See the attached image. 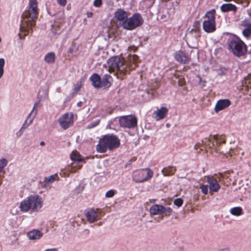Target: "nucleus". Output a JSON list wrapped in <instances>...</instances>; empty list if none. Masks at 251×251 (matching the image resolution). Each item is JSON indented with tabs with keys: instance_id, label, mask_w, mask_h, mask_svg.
<instances>
[{
	"instance_id": "obj_20",
	"label": "nucleus",
	"mask_w": 251,
	"mask_h": 251,
	"mask_svg": "<svg viewBox=\"0 0 251 251\" xmlns=\"http://www.w3.org/2000/svg\"><path fill=\"white\" fill-rule=\"evenodd\" d=\"M168 112L167 108L162 107L160 109L157 110L154 113V118L156 121H159L163 119Z\"/></svg>"
},
{
	"instance_id": "obj_19",
	"label": "nucleus",
	"mask_w": 251,
	"mask_h": 251,
	"mask_svg": "<svg viewBox=\"0 0 251 251\" xmlns=\"http://www.w3.org/2000/svg\"><path fill=\"white\" fill-rule=\"evenodd\" d=\"M59 179V176L57 174H54L48 177H46L45 180L43 182L42 187L47 188L49 187L51 184L56 180Z\"/></svg>"
},
{
	"instance_id": "obj_24",
	"label": "nucleus",
	"mask_w": 251,
	"mask_h": 251,
	"mask_svg": "<svg viewBox=\"0 0 251 251\" xmlns=\"http://www.w3.org/2000/svg\"><path fill=\"white\" fill-rule=\"evenodd\" d=\"M240 150L238 149H229V150H225L224 151H222V154L223 155H225L226 157L228 156L231 157L232 156H238L240 155Z\"/></svg>"
},
{
	"instance_id": "obj_32",
	"label": "nucleus",
	"mask_w": 251,
	"mask_h": 251,
	"mask_svg": "<svg viewBox=\"0 0 251 251\" xmlns=\"http://www.w3.org/2000/svg\"><path fill=\"white\" fill-rule=\"evenodd\" d=\"M7 161L5 158L0 160V173L3 171L4 167L7 165Z\"/></svg>"
},
{
	"instance_id": "obj_2",
	"label": "nucleus",
	"mask_w": 251,
	"mask_h": 251,
	"mask_svg": "<svg viewBox=\"0 0 251 251\" xmlns=\"http://www.w3.org/2000/svg\"><path fill=\"white\" fill-rule=\"evenodd\" d=\"M38 13V2L37 0H29L28 9L25 11L22 14L18 36L23 39L32 30L34 25V20Z\"/></svg>"
},
{
	"instance_id": "obj_13",
	"label": "nucleus",
	"mask_w": 251,
	"mask_h": 251,
	"mask_svg": "<svg viewBox=\"0 0 251 251\" xmlns=\"http://www.w3.org/2000/svg\"><path fill=\"white\" fill-rule=\"evenodd\" d=\"M129 13L123 9H118L114 13V17L117 21L124 28L125 27V23L129 16Z\"/></svg>"
},
{
	"instance_id": "obj_25",
	"label": "nucleus",
	"mask_w": 251,
	"mask_h": 251,
	"mask_svg": "<svg viewBox=\"0 0 251 251\" xmlns=\"http://www.w3.org/2000/svg\"><path fill=\"white\" fill-rule=\"evenodd\" d=\"M92 84L95 88L101 87V81L100 76L95 74H93L90 77Z\"/></svg>"
},
{
	"instance_id": "obj_54",
	"label": "nucleus",
	"mask_w": 251,
	"mask_h": 251,
	"mask_svg": "<svg viewBox=\"0 0 251 251\" xmlns=\"http://www.w3.org/2000/svg\"><path fill=\"white\" fill-rule=\"evenodd\" d=\"M155 201H156L155 199H152V200H151V202H153V203H154Z\"/></svg>"
},
{
	"instance_id": "obj_27",
	"label": "nucleus",
	"mask_w": 251,
	"mask_h": 251,
	"mask_svg": "<svg viewBox=\"0 0 251 251\" xmlns=\"http://www.w3.org/2000/svg\"><path fill=\"white\" fill-rule=\"evenodd\" d=\"M55 54L53 52L47 53L44 57L45 61L48 64H53L55 62Z\"/></svg>"
},
{
	"instance_id": "obj_33",
	"label": "nucleus",
	"mask_w": 251,
	"mask_h": 251,
	"mask_svg": "<svg viewBox=\"0 0 251 251\" xmlns=\"http://www.w3.org/2000/svg\"><path fill=\"white\" fill-rule=\"evenodd\" d=\"M245 84L251 88V74H249L245 79Z\"/></svg>"
},
{
	"instance_id": "obj_51",
	"label": "nucleus",
	"mask_w": 251,
	"mask_h": 251,
	"mask_svg": "<svg viewBox=\"0 0 251 251\" xmlns=\"http://www.w3.org/2000/svg\"><path fill=\"white\" fill-rule=\"evenodd\" d=\"M40 145L41 146H45V143L44 141H41V142H40Z\"/></svg>"
},
{
	"instance_id": "obj_14",
	"label": "nucleus",
	"mask_w": 251,
	"mask_h": 251,
	"mask_svg": "<svg viewBox=\"0 0 251 251\" xmlns=\"http://www.w3.org/2000/svg\"><path fill=\"white\" fill-rule=\"evenodd\" d=\"M71 163L68 170L71 173H75L80 169L82 165L85 163V158H71Z\"/></svg>"
},
{
	"instance_id": "obj_4",
	"label": "nucleus",
	"mask_w": 251,
	"mask_h": 251,
	"mask_svg": "<svg viewBox=\"0 0 251 251\" xmlns=\"http://www.w3.org/2000/svg\"><path fill=\"white\" fill-rule=\"evenodd\" d=\"M43 202L39 195H30L23 200L19 205V209L22 212L39 211L43 206Z\"/></svg>"
},
{
	"instance_id": "obj_40",
	"label": "nucleus",
	"mask_w": 251,
	"mask_h": 251,
	"mask_svg": "<svg viewBox=\"0 0 251 251\" xmlns=\"http://www.w3.org/2000/svg\"><path fill=\"white\" fill-rule=\"evenodd\" d=\"M81 83L80 82H78L74 86V91H75V93H76L80 89V88L81 87Z\"/></svg>"
},
{
	"instance_id": "obj_9",
	"label": "nucleus",
	"mask_w": 251,
	"mask_h": 251,
	"mask_svg": "<svg viewBox=\"0 0 251 251\" xmlns=\"http://www.w3.org/2000/svg\"><path fill=\"white\" fill-rule=\"evenodd\" d=\"M143 23V19L138 13L133 14L131 17L127 18L126 23H125L124 28L128 30H132L141 25Z\"/></svg>"
},
{
	"instance_id": "obj_10",
	"label": "nucleus",
	"mask_w": 251,
	"mask_h": 251,
	"mask_svg": "<svg viewBox=\"0 0 251 251\" xmlns=\"http://www.w3.org/2000/svg\"><path fill=\"white\" fill-rule=\"evenodd\" d=\"M171 207H165L160 204H154L150 208V212L151 215H156L164 214L165 216H169L172 212Z\"/></svg>"
},
{
	"instance_id": "obj_8",
	"label": "nucleus",
	"mask_w": 251,
	"mask_h": 251,
	"mask_svg": "<svg viewBox=\"0 0 251 251\" xmlns=\"http://www.w3.org/2000/svg\"><path fill=\"white\" fill-rule=\"evenodd\" d=\"M215 10L212 9L205 14V18L206 20L203 22V28L204 30L207 32L210 33L215 30Z\"/></svg>"
},
{
	"instance_id": "obj_23",
	"label": "nucleus",
	"mask_w": 251,
	"mask_h": 251,
	"mask_svg": "<svg viewBox=\"0 0 251 251\" xmlns=\"http://www.w3.org/2000/svg\"><path fill=\"white\" fill-rule=\"evenodd\" d=\"M176 59L182 63H186L188 61V56L182 51H179L175 54Z\"/></svg>"
},
{
	"instance_id": "obj_53",
	"label": "nucleus",
	"mask_w": 251,
	"mask_h": 251,
	"mask_svg": "<svg viewBox=\"0 0 251 251\" xmlns=\"http://www.w3.org/2000/svg\"><path fill=\"white\" fill-rule=\"evenodd\" d=\"M179 84L180 85H183V81H182V82H181V81H180V80H179Z\"/></svg>"
},
{
	"instance_id": "obj_43",
	"label": "nucleus",
	"mask_w": 251,
	"mask_h": 251,
	"mask_svg": "<svg viewBox=\"0 0 251 251\" xmlns=\"http://www.w3.org/2000/svg\"><path fill=\"white\" fill-rule=\"evenodd\" d=\"M57 2L60 5L64 6L67 3V0H57Z\"/></svg>"
},
{
	"instance_id": "obj_5",
	"label": "nucleus",
	"mask_w": 251,
	"mask_h": 251,
	"mask_svg": "<svg viewBox=\"0 0 251 251\" xmlns=\"http://www.w3.org/2000/svg\"><path fill=\"white\" fill-rule=\"evenodd\" d=\"M120 145V141L116 136L107 134L100 139L97 150L99 152H105L107 149L112 150L118 148Z\"/></svg>"
},
{
	"instance_id": "obj_6",
	"label": "nucleus",
	"mask_w": 251,
	"mask_h": 251,
	"mask_svg": "<svg viewBox=\"0 0 251 251\" xmlns=\"http://www.w3.org/2000/svg\"><path fill=\"white\" fill-rule=\"evenodd\" d=\"M153 173L150 168H147L133 171L132 180L136 183H142L149 180L153 176Z\"/></svg>"
},
{
	"instance_id": "obj_46",
	"label": "nucleus",
	"mask_w": 251,
	"mask_h": 251,
	"mask_svg": "<svg viewBox=\"0 0 251 251\" xmlns=\"http://www.w3.org/2000/svg\"><path fill=\"white\" fill-rule=\"evenodd\" d=\"M80 156V154H79L78 152H77V151H73L72 152V154H71V157H79Z\"/></svg>"
},
{
	"instance_id": "obj_39",
	"label": "nucleus",
	"mask_w": 251,
	"mask_h": 251,
	"mask_svg": "<svg viewBox=\"0 0 251 251\" xmlns=\"http://www.w3.org/2000/svg\"><path fill=\"white\" fill-rule=\"evenodd\" d=\"M115 191L113 190L108 191L105 194V197L107 198H111L114 196Z\"/></svg>"
},
{
	"instance_id": "obj_3",
	"label": "nucleus",
	"mask_w": 251,
	"mask_h": 251,
	"mask_svg": "<svg viewBox=\"0 0 251 251\" xmlns=\"http://www.w3.org/2000/svg\"><path fill=\"white\" fill-rule=\"evenodd\" d=\"M226 142L225 136L223 135H213L208 138H204L201 142H198L195 146V149L202 151L203 149L207 148L206 151L201 154L204 156L216 155L214 152L217 151V148L222 144Z\"/></svg>"
},
{
	"instance_id": "obj_47",
	"label": "nucleus",
	"mask_w": 251,
	"mask_h": 251,
	"mask_svg": "<svg viewBox=\"0 0 251 251\" xmlns=\"http://www.w3.org/2000/svg\"><path fill=\"white\" fill-rule=\"evenodd\" d=\"M104 116V114L103 112L100 111L98 112V113L95 116V117H103Z\"/></svg>"
},
{
	"instance_id": "obj_26",
	"label": "nucleus",
	"mask_w": 251,
	"mask_h": 251,
	"mask_svg": "<svg viewBox=\"0 0 251 251\" xmlns=\"http://www.w3.org/2000/svg\"><path fill=\"white\" fill-rule=\"evenodd\" d=\"M112 78L109 75H105L101 81V87L108 88L111 85Z\"/></svg>"
},
{
	"instance_id": "obj_41",
	"label": "nucleus",
	"mask_w": 251,
	"mask_h": 251,
	"mask_svg": "<svg viewBox=\"0 0 251 251\" xmlns=\"http://www.w3.org/2000/svg\"><path fill=\"white\" fill-rule=\"evenodd\" d=\"M102 4V0H95L93 2V5L96 7H100Z\"/></svg>"
},
{
	"instance_id": "obj_37",
	"label": "nucleus",
	"mask_w": 251,
	"mask_h": 251,
	"mask_svg": "<svg viewBox=\"0 0 251 251\" xmlns=\"http://www.w3.org/2000/svg\"><path fill=\"white\" fill-rule=\"evenodd\" d=\"M243 35L247 38H248L251 34V30L249 29L245 28L242 32Z\"/></svg>"
},
{
	"instance_id": "obj_15",
	"label": "nucleus",
	"mask_w": 251,
	"mask_h": 251,
	"mask_svg": "<svg viewBox=\"0 0 251 251\" xmlns=\"http://www.w3.org/2000/svg\"><path fill=\"white\" fill-rule=\"evenodd\" d=\"M230 101L227 99H223L219 100L215 106V111L218 113L219 111L224 110L230 105Z\"/></svg>"
},
{
	"instance_id": "obj_12",
	"label": "nucleus",
	"mask_w": 251,
	"mask_h": 251,
	"mask_svg": "<svg viewBox=\"0 0 251 251\" xmlns=\"http://www.w3.org/2000/svg\"><path fill=\"white\" fill-rule=\"evenodd\" d=\"M119 123L120 125L123 127L131 128L136 125L137 120L133 116H126L120 118Z\"/></svg>"
},
{
	"instance_id": "obj_34",
	"label": "nucleus",
	"mask_w": 251,
	"mask_h": 251,
	"mask_svg": "<svg viewBox=\"0 0 251 251\" xmlns=\"http://www.w3.org/2000/svg\"><path fill=\"white\" fill-rule=\"evenodd\" d=\"M154 0H145L143 3L146 7L150 8L154 4Z\"/></svg>"
},
{
	"instance_id": "obj_50",
	"label": "nucleus",
	"mask_w": 251,
	"mask_h": 251,
	"mask_svg": "<svg viewBox=\"0 0 251 251\" xmlns=\"http://www.w3.org/2000/svg\"><path fill=\"white\" fill-rule=\"evenodd\" d=\"M87 16L88 18H91L93 16V13L92 12H88L87 13Z\"/></svg>"
},
{
	"instance_id": "obj_29",
	"label": "nucleus",
	"mask_w": 251,
	"mask_h": 251,
	"mask_svg": "<svg viewBox=\"0 0 251 251\" xmlns=\"http://www.w3.org/2000/svg\"><path fill=\"white\" fill-rule=\"evenodd\" d=\"M176 169L173 167L164 168L162 170L165 176H169L174 174Z\"/></svg>"
},
{
	"instance_id": "obj_21",
	"label": "nucleus",
	"mask_w": 251,
	"mask_h": 251,
	"mask_svg": "<svg viewBox=\"0 0 251 251\" xmlns=\"http://www.w3.org/2000/svg\"><path fill=\"white\" fill-rule=\"evenodd\" d=\"M221 10L223 12L231 11L235 12L237 11V7L230 3H227L222 4L220 7Z\"/></svg>"
},
{
	"instance_id": "obj_30",
	"label": "nucleus",
	"mask_w": 251,
	"mask_h": 251,
	"mask_svg": "<svg viewBox=\"0 0 251 251\" xmlns=\"http://www.w3.org/2000/svg\"><path fill=\"white\" fill-rule=\"evenodd\" d=\"M5 65V60L3 58H0V78L2 77L3 75L4 70L3 67Z\"/></svg>"
},
{
	"instance_id": "obj_11",
	"label": "nucleus",
	"mask_w": 251,
	"mask_h": 251,
	"mask_svg": "<svg viewBox=\"0 0 251 251\" xmlns=\"http://www.w3.org/2000/svg\"><path fill=\"white\" fill-rule=\"evenodd\" d=\"M58 121L60 126L64 129H66L73 125L74 115L72 113H66L62 115Z\"/></svg>"
},
{
	"instance_id": "obj_35",
	"label": "nucleus",
	"mask_w": 251,
	"mask_h": 251,
	"mask_svg": "<svg viewBox=\"0 0 251 251\" xmlns=\"http://www.w3.org/2000/svg\"><path fill=\"white\" fill-rule=\"evenodd\" d=\"M183 201L182 199L181 198H177L176 200H175L174 201V203L175 205L180 207L183 204Z\"/></svg>"
},
{
	"instance_id": "obj_49",
	"label": "nucleus",
	"mask_w": 251,
	"mask_h": 251,
	"mask_svg": "<svg viewBox=\"0 0 251 251\" xmlns=\"http://www.w3.org/2000/svg\"><path fill=\"white\" fill-rule=\"evenodd\" d=\"M44 251H58V250L57 248H51L46 249Z\"/></svg>"
},
{
	"instance_id": "obj_45",
	"label": "nucleus",
	"mask_w": 251,
	"mask_h": 251,
	"mask_svg": "<svg viewBox=\"0 0 251 251\" xmlns=\"http://www.w3.org/2000/svg\"><path fill=\"white\" fill-rule=\"evenodd\" d=\"M39 103V101H38V102H36L34 103V105H33V109H32V110L31 112L30 113V114H29L28 117H29V116H30L31 115V113H32V112L33 111V110H34V109H36V108H37V107H38V106Z\"/></svg>"
},
{
	"instance_id": "obj_22",
	"label": "nucleus",
	"mask_w": 251,
	"mask_h": 251,
	"mask_svg": "<svg viewBox=\"0 0 251 251\" xmlns=\"http://www.w3.org/2000/svg\"><path fill=\"white\" fill-rule=\"evenodd\" d=\"M27 236L30 240H37L42 237L43 233L39 230L34 229L28 232Z\"/></svg>"
},
{
	"instance_id": "obj_42",
	"label": "nucleus",
	"mask_w": 251,
	"mask_h": 251,
	"mask_svg": "<svg viewBox=\"0 0 251 251\" xmlns=\"http://www.w3.org/2000/svg\"><path fill=\"white\" fill-rule=\"evenodd\" d=\"M100 121V119L97 120L96 121H94V122H93L92 123H91V124L88 125V127L92 128V127H94L96 126L99 124Z\"/></svg>"
},
{
	"instance_id": "obj_18",
	"label": "nucleus",
	"mask_w": 251,
	"mask_h": 251,
	"mask_svg": "<svg viewBox=\"0 0 251 251\" xmlns=\"http://www.w3.org/2000/svg\"><path fill=\"white\" fill-rule=\"evenodd\" d=\"M187 35L194 39H197L200 36V25L198 24H195L193 28L187 34Z\"/></svg>"
},
{
	"instance_id": "obj_28",
	"label": "nucleus",
	"mask_w": 251,
	"mask_h": 251,
	"mask_svg": "<svg viewBox=\"0 0 251 251\" xmlns=\"http://www.w3.org/2000/svg\"><path fill=\"white\" fill-rule=\"evenodd\" d=\"M230 213L234 216H239L243 214V209L241 207H234L230 209Z\"/></svg>"
},
{
	"instance_id": "obj_52",
	"label": "nucleus",
	"mask_w": 251,
	"mask_h": 251,
	"mask_svg": "<svg viewBox=\"0 0 251 251\" xmlns=\"http://www.w3.org/2000/svg\"><path fill=\"white\" fill-rule=\"evenodd\" d=\"M82 102L81 101H80L78 102L77 104L78 106H81L82 105Z\"/></svg>"
},
{
	"instance_id": "obj_16",
	"label": "nucleus",
	"mask_w": 251,
	"mask_h": 251,
	"mask_svg": "<svg viewBox=\"0 0 251 251\" xmlns=\"http://www.w3.org/2000/svg\"><path fill=\"white\" fill-rule=\"evenodd\" d=\"M207 182L209 185V189L211 192H217L220 188V185L217 180L213 176L207 177Z\"/></svg>"
},
{
	"instance_id": "obj_7",
	"label": "nucleus",
	"mask_w": 251,
	"mask_h": 251,
	"mask_svg": "<svg viewBox=\"0 0 251 251\" xmlns=\"http://www.w3.org/2000/svg\"><path fill=\"white\" fill-rule=\"evenodd\" d=\"M228 48L237 56L243 55L247 51L245 44L238 39H233L229 41Z\"/></svg>"
},
{
	"instance_id": "obj_44",
	"label": "nucleus",
	"mask_w": 251,
	"mask_h": 251,
	"mask_svg": "<svg viewBox=\"0 0 251 251\" xmlns=\"http://www.w3.org/2000/svg\"><path fill=\"white\" fill-rule=\"evenodd\" d=\"M199 77V80H200V82H199V84L201 86V87H204L205 85V80H202L201 78L200 77V76H198Z\"/></svg>"
},
{
	"instance_id": "obj_31",
	"label": "nucleus",
	"mask_w": 251,
	"mask_h": 251,
	"mask_svg": "<svg viewBox=\"0 0 251 251\" xmlns=\"http://www.w3.org/2000/svg\"><path fill=\"white\" fill-rule=\"evenodd\" d=\"M242 25L245 27V28L251 30V21L249 20H245L242 21Z\"/></svg>"
},
{
	"instance_id": "obj_55",
	"label": "nucleus",
	"mask_w": 251,
	"mask_h": 251,
	"mask_svg": "<svg viewBox=\"0 0 251 251\" xmlns=\"http://www.w3.org/2000/svg\"><path fill=\"white\" fill-rule=\"evenodd\" d=\"M249 15H250V17L251 18V12L249 14Z\"/></svg>"
},
{
	"instance_id": "obj_36",
	"label": "nucleus",
	"mask_w": 251,
	"mask_h": 251,
	"mask_svg": "<svg viewBox=\"0 0 251 251\" xmlns=\"http://www.w3.org/2000/svg\"><path fill=\"white\" fill-rule=\"evenodd\" d=\"M32 121V120H30L29 123L27 124V119L25 120V122L23 125L22 127L21 128V129H22L23 131H25L28 126L31 124Z\"/></svg>"
},
{
	"instance_id": "obj_1",
	"label": "nucleus",
	"mask_w": 251,
	"mask_h": 251,
	"mask_svg": "<svg viewBox=\"0 0 251 251\" xmlns=\"http://www.w3.org/2000/svg\"><path fill=\"white\" fill-rule=\"evenodd\" d=\"M138 62V57L135 54L130 55L126 61L122 56H113L107 60L108 71L114 73L118 78H122L136 67Z\"/></svg>"
},
{
	"instance_id": "obj_38",
	"label": "nucleus",
	"mask_w": 251,
	"mask_h": 251,
	"mask_svg": "<svg viewBox=\"0 0 251 251\" xmlns=\"http://www.w3.org/2000/svg\"><path fill=\"white\" fill-rule=\"evenodd\" d=\"M201 192L205 195L208 193V186L205 185H201L200 187Z\"/></svg>"
},
{
	"instance_id": "obj_17",
	"label": "nucleus",
	"mask_w": 251,
	"mask_h": 251,
	"mask_svg": "<svg viewBox=\"0 0 251 251\" xmlns=\"http://www.w3.org/2000/svg\"><path fill=\"white\" fill-rule=\"evenodd\" d=\"M85 217L90 223L95 222L98 217L97 211L93 208L88 209L85 213Z\"/></svg>"
},
{
	"instance_id": "obj_48",
	"label": "nucleus",
	"mask_w": 251,
	"mask_h": 251,
	"mask_svg": "<svg viewBox=\"0 0 251 251\" xmlns=\"http://www.w3.org/2000/svg\"><path fill=\"white\" fill-rule=\"evenodd\" d=\"M24 131H23L22 129H20L17 133L16 135L18 137H20L23 133Z\"/></svg>"
}]
</instances>
